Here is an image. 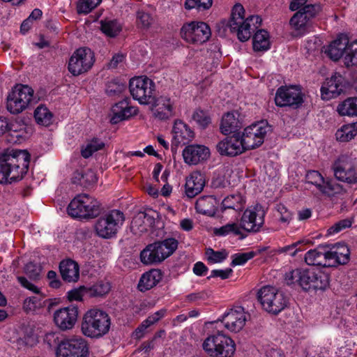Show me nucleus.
Wrapping results in <instances>:
<instances>
[{
	"instance_id": "f257e3e1",
	"label": "nucleus",
	"mask_w": 357,
	"mask_h": 357,
	"mask_svg": "<svg viewBox=\"0 0 357 357\" xmlns=\"http://www.w3.org/2000/svg\"><path fill=\"white\" fill-rule=\"evenodd\" d=\"M245 9L241 3L234 6L231 18L227 23L231 33H236L241 42L248 41L252 37V48L255 52H266L271 49L269 33L259 29L262 19L259 15H250L245 19Z\"/></svg>"
},
{
	"instance_id": "f03ea898",
	"label": "nucleus",
	"mask_w": 357,
	"mask_h": 357,
	"mask_svg": "<svg viewBox=\"0 0 357 357\" xmlns=\"http://www.w3.org/2000/svg\"><path fill=\"white\" fill-rule=\"evenodd\" d=\"M31 155L26 150H6L0 154V183L22 180L26 174Z\"/></svg>"
},
{
	"instance_id": "7ed1b4c3",
	"label": "nucleus",
	"mask_w": 357,
	"mask_h": 357,
	"mask_svg": "<svg viewBox=\"0 0 357 357\" xmlns=\"http://www.w3.org/2000/svg\"><path fill=\"white\" fill-rule=\"evenodd\" d=\"M111 318L104 310L93 308L84 315L81 325L82 333L91 338L98 339L109 331Z\"/></svg>"
},
{
	"instance_id": "20e7f679",
	"label": "nucleus",
	"mask_w": 357,
	"mask_h": 357,
	"mask_svg": "<svg viewBox=\"0 0 357 357\" xmlns=\"http://www.w3.org/2000/svg\"><path fill=\"white\" fill-rule=\"evenodd\" d=\"M178 245V241L172 237L156 241L141 251L140 260L146 265L160 264L176 251Z\"/></svg>"
},
{
	"instance_id": "39448f33",
	"label": "nucleus",
	"mask_w": 357,
	"mask_h": 357,
	"mask_svg": "<svg viewBox=\"0 0 357 357\" xmlns=\"http://www.w3.org/2000/svg\"><path fill=\"white\" fill-rule=\"evenodd\" d=\"M67 211L73 218L88 220L98 216L101 211V204L94 197L82 193L70 201Z\"/></svg>"
},
{
	"instance_id": "423d86ee",
	"label": "nucleus",
	"mask_w": 357,
	"mask_h": 357,
	"mask_svg": "<svg viewBox=\"0 0 357 357\" xmlns=\"http://www.w3.org/2000/svg\"><path fill=\"white\" fill-rule=\"evenodd\" d=\"M262 308L272 314H278L289 305V297L282 291L272 286H264L257 294Z\"/></svg>"
},
{
	"instance_id": "0eeeda50",
	"label": "nucleus",
	"mask_w": 357,
	"mask_h": 357,
	"mask_svg": "<svg viewBox=\"0 0 357 357\" xmlns=\"http://www.w3.org/2000/svg\"><path fill=\"white\" fill-rule=\"evenodd\" d=\"M202 347L209 356L213 357H232L236 351L234 341L219 331L216 334L208 336Z\"/></svg>"
},
{
	"instance_id": "6e6552de",
	"label": "nucleus",
	"mask_w": 357,
	"mask_h": 357,
	"mask_svg": "<svg viewBox=\"0 0 357 357\" xmlns=\"http://www.w3.org/2000/svg\"><path fill=\"white\" fill-rule=\"evenodd\" d=\"M129 91L132 98L141 105H149L154 102L155 84L146 75L131 78Z\"/></svg>"
},
{
	"instance_id": "1a4fd4ad",
	"label": "nucleus",
	"mask_w": 357,
	"mask_h": 357,
	"mask_svg": "<svg viewBox=\"0 0 357 357\" xmlns=\"http://www.w3.org/2000/svg\"><path fill=\"white\" fill-rule=\"evenodd\" d=\"M125 221L123 212L114 209L103 214L96 221L95 229L98 236L111 238L116 235Z\"/></svg>"
},
{
	"instance_id": "9d476101",
	"label": "nucleus",
	"mask_w": 357,
	"mask_h": 357,
	"mask_svg": "<svg viewBox=\"0 0 357 357\" xmlns=\"http://www.w3.org/2000/svg\"><path fill=\"white\" fill-rule=\"evenodd\" d=\"M307 0H291L289 9L296 11L289 21L291 26L302 34L312 24V4H306Z\"/></svg>"
},
{
	"instance_id": "9b49d317",
	"label": "nucleus",
	"mask_w": 357,
	"mask_h": 357,
	"mask_svg": "<svg viewBox=\"0 0 357 357\" xmlns=\"http://www.w3.org/2000/svg\"><path fill=\"white\" fill-rule=\"evenodd\" d=\"M271 131V126L266 120L254 123L245 128L241 137L246 151L255 149L261 146L268 132Z\"/></svg>"
},
{
	"instance_id": "f8f14e48",
	"label": "nucleus",
	"mask_w": 357,
	"mask_h": 357,
	"mask_svg": "<svg viewBox=\"0 0 357 357\" xmlns=\"http://www.w3.org/2000/svg\"><path fill=\"white\" fill-rule=\"evenodd\" d=\"M180 35L188 43L201 45L209 40L211 31L206 22L192 21L183 24Z\"/></svg>"
},
{
	"instance_id": "ddd939ff",
	"label": "nucleus",
	"mask_w": 357,
	"mask_h": 357,
	"mask_svg": "<svg viewBox=\"0 0 357 357\" xmlns=\"http://www.w3.org/2000/svg\"><path fill=\"white\" fill-rule=\"evenodd\" d=\"M55 354L56 357H87L89 346L83 337L66 338L58 344Z\"/></svg>"
},
{
	"instance_id": "4468645a",
	"label": "nucleus",
	"mask_w": 357,
	"mask_h": 357,
	"mask_svg": "<svg viewBox=\"0 0 357 357\" xmlns=\"http://www.w3.org/2000/svg\"><path fill=\"white\" fill-rule=\"evenodd\" d=\"M304 94L300 86H281L275 93V102L278 107H289L296 109L304 102Z\"/></svg>"
},
{
	"instance_id": "2eb2a0df",
	"label": "nucleus",
	"mask_w": 357,
	"mask_h": 357,
	"mask_svg": "<svg viewBox=\"0 0 357 357\" xmlns=\"http://www.w3.org/2000/svg\"><path fill=\"white\" fill-rule=\"evenodd\" d=\"M95 62L91 50L86 47L77 49L70 57L68 69L73 76H78L89 70Z\"/></svg>"
},
{
	"instance_id": "dca6fc26",
	"label": "nucleus",
	"mask_w": 357,
	"mask_h": 357,
	"mask_svg": "<svg viewBox=\"0 0 357 357\" xmlns=\"http://www.w3.org/2000/svg\"><path fill=\"white\" fill-rule=\"evenodd\" d=\"M265 212L259 203L248 207L243 212L239 227L248 233H257L264 224Z\"/></svg>"
},
{
	"instance_id": "f3484780",
	"label": "nucleus",
	"mask_w": 357,
	"mask_h": 357,
	"mask_svg": "<svg viewBox=\"0 0 357 357\" xmlns=\"http://www.w3.org/2000/svg\"><path fill=\"white\" fill-rule=\"evenodd\" d=\"M342 256L343 255L329 243L320 244L314 249V266L328 268L347 264V263L342 262Z\"/></svg>"
},
{
	"instance_id": "a211bd4d",
	"label": "nucleus",
	"mask_w": 357,
	"mask_h": 357,
	"mask_svg": "<svg viewBox=\"0 0 357 357\" xmlns=\"http://www.w3.org/2000/svg\"><path fill=\"white\" fill-rule=\"evenodd\" d=\"M350 87V82L340 73H334L330 78H327L321 88V96L324 100L337 98L344 93Z\"/></svg>"
},
{
	"instance_id": "6ab92c4d",
	"label": "nucleus",
	"mask_w": 357,
	"mask_h": 357,
	"mask_svg": "<svg viewBox=\"0 0 357 357\" xmlns=\"http://www.w3.org/2000/svg\"><path fill=\"white\" fill-rule=\"evenodd\" d=\"M334 176L340 181L349 184L357 183V160L347 158H339L333 165Z\"/></svg>"
},
{
	"instance_id": "aec40b11",
	"label": "nucleus",
	"mask_w": 357,
	"mask_h": 357,
	"mask_svg": "<svg viewBox=\"0 0 357 357\" xmlns=\"http://www.w3.org/2000/svg\"><path fill=\"white\" fill-rule=\"evenodd\" d=\"M217 151L224 156L234 157L246 151L241 137V133L226 137L216 145Z\"/></svg>"
},
{
	"instance_id": "412c9836",
	"label": "nucleus",
	"mask_w": 357,
	"mask_h": 357,
	"mask_svg": "<svg viewBox=\"0 0 357 357\" xmlns=\"http://www.w3.org/2000/svg\"><path fill=\"white\" fill-rule=\"evenodd\" d=\"M245 314L242 307H236L225 312L217 321L224 324L225 328L234 333L240 331L245 326Z\"/></svg>"
},
{
	"instance_id": "4be33fe9",
	"label": "nucleus",
	"mask_w": 357,
	"mask_h": 357,
	"mask_svg": "<svg viewBox=\"0 0 357 357\" xmlns=\"http://www.w3.org/2000/svg\"><path fill=\"white\" fill-rule=\"evenodd\" d=\"M78 316V307L70 305L60 308L54 314V321L56 326L62 331L71 329L76 323Z\"/></svg>"
},
{
	"instance_id": "5701e85b",
	"label": "nucleus",
	"mask_w": 357,
	"mask_h": 357,
	"mask_svg": "<svg viewBox=\"0 0 357 357\" xmlns=\"http://www.w3.org/2000/svg\"><path fill=\"white\" fill-rule=\"evenodd\" d=\"M157 218L158 213L151 208L139 211L132 218L131 228L140 233L146 232L155 226Z\"/></svg>"
},
{
	"instance_id": "b1692460",
	"label": "nucleus",
	"mask_w": 357,
	"mask_h": 357,
	"mask_svg": "<svg viewBox=\"0 0 357 357\" xmlns=\"http://www.w3.org/2000/svg\"><path fill=\"white\" fill-rule=\"evenodd\" d=\"M312 280L308 269H295L285 273L284 282L288 286H298L305 291L312 287Z\"/></svg>"
},
{
	"instance_id": "393cba45",
	"label": "nucleus",
	"mask_w": 357,
	"mask_h": 357,
	"mask_svg": "<svg viewBox=\"0 0 357 357\" xmlns=\"http://www.w3.org/2000/svg\"><path fill=\"white\" fill-rule=\"evenodd\" d=\"M182 155L185 163L190 165H197L208 158L210 151L204 145L192 144L187 146L183 149Z\"/></svg>"
},
{
	"instance_id": "a878e982",
	"label": "nucleus",
	"mask_w": 357,
	"mask_h": 357,
	"mask_svg": "<svg viewBox=\"0 0 357 357\" xmlns=\"http://www.w3.org/2000/svg\"><path fill=\"white\" fill-rule=\"evenodd\" d=\"M243 126V117L237 110L225 113L221 119L220 132L225 135L238 133L237 131Z\"/></svg>"
},
{
	"instance_id": "bb28decb",
	"label": "nucleus",
	"mask_w": 357,
	"mask_h": 357,
	"mask_svg": "<svg viewBox=\"0 0 357 357\" xmlns=\"http://www.w3.org/2000/svg\"><path fill=\"white\" fill-rule=\"evenodd\" d=\"M130 99L126 98L115 103L112 107V117L111 121L117 123L120 121L128 120L130 117L137 115V109L129 105Z\"/></svg>"
},
{
	"instance_id": "cd10ccee",
	"label": "nucleus",
	"mask_w": 357,
	"mask_h": 357,
	"mask_svg": "<svg viewBox=\"0 0 357 357\" xmlns=\"http://www.w3.org/2000/svg\"><path fill=\"white\" fill-rule=\"evenodd\" d=\"M347 45H348V36L344 33H340L335 40L325 47L324 53L334 61L342 59L344 63Z\"/></svg>"
},
{
	"instance_id": "c85d7f7f",
	"label": "nucleus",
	"mask_w": 357,
	"mask_h": 357,
	"mask_svg": "<svg viewBox=\"0 0 357 357\" xmlns=\"http://www.w3.org/2000/svg\"><path fill=\"white\" fill-rule=\"evenodd\" d=\"M150 105L155 107L154 115L160 120L169 119L174 114V101L168 96L156 98L154 96V102Z\"/></svg>"
},
{
	"instance_id": "c756f323",
	"label": "nucleus",
	"mask_w": 357,
	"mask_h": 357,
	"mask_svg": "<svg viewBox=\"0 0 357 357\" xmlns=\"http://www.w3.org/2000/svg\"><path fill=\"white\" fill-rule=\"evenodd\" d=\"M206 185L205 176L201 172H192L186 178L185 193L188 198H194L199 195Z\"/></svg>"
},
{
	"instance_id": "7c9ffc66",
	"label": "nucleus",
	"mask_w": 357,
	"mask_h": 357,
	"mask_svg": "<svg viewBox=\"0 0 357 357\" xmlns=\"http://www.w3.org/2000/svg\"><path fill=\"white\" fill-rule=\"evenodd\" d=\"M172 134L173 143L176 145L186 144L194 137V132L190 127L178 119L174 121Z\"/></svg>"
},
{
	"instance_id": "2f4dec72",
	"label": "nucleus",
	"mask_w": 357,
	"mask_h": 357,
	"mask_svg": "<svg viewBox=\"0 0 357 357\" xmlns=\"http://www.w3.org/2000/svg\"><path fill=\"white\" fill-rule=\"evenodd\" d=\"M59 271L63 280L66 282H76L79 279V266L71 259H63L60 262Z\"/></svg>"
},
{
	"instance_id": "473e14b6",
	"label": "nucleus",
	"mask_w": 357,
	"mask_h": 357,
	"mask_svg": "<svg viewBox=\"0 0 357 357\" xmlns=\"http://www.w3.org/2000/svg\"><path fill=\"white\" fill-rule=\"evenodd\" d=\"M163 273L160 269H151L144 273L138 282L137 289L141 292H145L155 287L162 279Z\"/></svg>"
},
{
	"instance_id": "72a5a7b5",
	"label": "nucleus",
	"mask_w": 357,
	"mask_h": 357,
	"mask_svg": "<svg viewBox=\"0 0 357 357\" xmlns=\"http://www.w3.org/2000/svg\"><path fill=\"white\" fill-rule=\"evenodd\" d=\"M86 296L90 298L101 299L107 296L112 289V284L109 281L98 280L93 284L85 285Z\"/></svg>"
},
{
	"instance_id": "f704fd0d",
	"label": "nucleus",
	"mask_w": 357,
	"mask_h": 357,
	"mask_svg": "<svg viewBox=\"0 0 357 357\" xmlns=\"http://www.w3.org/2000/svg\"><path fill=\"white\" fill-rule=\"evenodd\" d=\"M314 186L322 194L332 196L337 192L338 185L332 178H324L319 172L314 170Z\"/></svg>"
},
{
	"instance_id": "c9c22d12",
	"label": "nucleus",
	"mask_w": 357,
	"mask_h": 357,
	"mask_svg": "<svg viewBox=\"0 0 357 357\" xmlns=\"http://www.w3.org/2000/svg\"><path fill=\"white\" fill-rule=\"evenodd\" d=\"M218 200L212 195L202 196L195 203V209L198 213L213 217L218 211Z\"/></svg>"
},
{
	"instance_id": "e433bc0d",
	"label": "nucleus",
	"mask_w": 357,
	"mask_h": 357,
	"mask_svg": "<svg viewBox=\"0 0 357 357\" xmlns=\"http://www.w3.org/2000/svg\"><path fill=\"white\" fill-rule=\"evenodd\" d=\"M246 200L241 193L233 194L226 197L220 205V211L224 213L227 209L241 211L244 208Z\"/></svg>"
},
{
	"instance_id": "4c0bfd02",
	"label": "nucleus",
	"mask_w": 357,
	"mask_h": 357,
	"mask_svg": "<svg viewBox=\"0 0 357 357\" xmlns=\"http://www.w3.org/2000/svg\"><path fill=\"white\" fill-rule=\"evenodd\" d=\"M100 31L109 38H116L121 32L123 26L117 19L105 18L100 21Z\"/></svg>"
},
{
	"instance_id": "58836bf2",
	"label": "nucleus",
	"mask_w": 357,
	"mask_h": 357,
	"mask_svg": "<svg viewBox=\"0 0 357 357\" xmlns=\"http://www.w3.org/2000/svg\"><path fill=\"white\" fill-rule=\"evenodd\" d=\"M6 109L13 114H17L26 109L29 105L25 103L24 100L19 99L12 91L9 92L6 98Z\"/></svg>"
},
{
	"instance_id": "ea45409f",
	"label": "nucleus",
	"mask_w": 357,
	"mask_h": 357,
	"mask_svg": "<svg viewBox=\"0 0 357 357\" xmlns=\"http://www.w3.org/2000/svg\"><path fill=\"white\" fill-rule=\"evenodd\" d=\"M43 295H36L26 298L23 302V310L29 313H37L42 308L47 300H44Z\"/></svg>"
},
{
	"instance_id": "a19ab883",
	"label": "nucleus",
	"mask_w": 357,
	"mask_h": 357,
	"mask_svg": "<svg viewBox=\"0 0 357 357\" xmlns=\"http://www.w3.org/2000/svg\"><path fill=\"white\" fill-rule=\"evenodd\" d=\"M337 112L340 116H357V97L347 98L339 103Z\"/></svg>"
},
{
	"instance_id": "79ce46f5",
	"label": "nucleus",
	"mask_w": 357,
	"mask_h": 357,
	"mask_svg": "<svg viewBox=\"0 0 357 357\" xmlns=\"http://www.w3.org/2000/svg\"><path fill=\"white\" fill-rule=\"evenodd\" d=\"M214 234L218 236H226L229 234L238 236L241 240L245 238L248 236L241 231L240 227L235 222L227 223L219 228H215Z\"/></svg>"
},
{
	"instance_id": "37998d69",
	"label": "nucleus",
	"mask_w": 357,
	"mask_h": 357,
	"mask_svg": "<svg viewBox=\"0 0 357 357\" xmlns=\"http://www.w3.org/2000/svg\"><path fill=\"white\" fill-rule=\"evenodd\" d=\"M357 135V122L346 124L335 133L337 140L341 142H349Z\"/></svg>"
},
{
	"instance_id": "c03bdc74",
	"label": "nucleus",
	"mask_w": 357,
	"mask_h": 357,
	"mask_svg": "<svg viewBox=\"0 0 357 357\" xmlns=\"http://www.w3.org/2000/svg\"><path fill=\"white\" fill-rule=\"evenodd\" d=\"M320 266H314V290H325L329 285V274L321 271Z\"/></svg>"
},
{
	"instance_id": "a18cd8bd",
	"label": "nucleus",
	"mask_w": 357,
	"mask_h": 357,
	"mask_svg": "<svg viewBox=\"0 0 357 357\" xmlns=\"http://www.w3.org/2000/svg\"><path fill=\"white\" fill-rule=\"evenodd\" d=\"M53 114L49 109L40 105L34 111V119L36 122L41 126H48L52 123Z\"/></svg>"
},
{
	"instance_id": "49530a36",
	"label": "nucleus",
	"mask_w": 357,
	"mask_h": 357,
	"mask_svg": "<svg viewBox=\"0 0 357 357\" xmlns=\"http://www.w3.org/2000/svg\"><path fill=\"white\" fill-rule=\"evenodd\" d=\"M13 93L15 94L19 99L24 100L27 105L31 104L34 100L33 89L28 85L16 84L11 90Z\"/></svg>"
},
{
	"instance_id": "de8ad7c7",
	"label": "nucleus",
	"mask_w": 357,
	"mask_h": 357,
	"mask_svg": "<svg viewBox=\"0 0 357 357\" xmlns=\"http://www.w3.org/2000/svg\"><path fill=\"white\" fill-rule=\"evenodd\" d=\"M312 243V242L310 238H303L291 245L281 248L280 252L289 254V255L294 257L298 252L306 250L308 245H310Z\"/></svg>"
},
{
	"instance_id": "09e8293b",
	"label": "nucleus",
	"mask_w": 357,
	"mask_h": 357,
	"mask_svg": "<svg viewBox=\"0 0 357 357\" xmlns=\"http://www.w3.org/2000/svg\"><path fill=\"white\" fill-rule=\"evenodd\" d=\"M126 88L124 82L118 77L112 78L105 84V93L109 96H119Z\"/></svg>"
},
{
	"instance_id": "8fccbe9b",
	"label": "nucleus",
	"mask_w": 357,
	"mask_h": 357,
	"mask_svg": "<svg viewBox=\"0 0 357 357\" xmlns=\"http://www.w3.org/2000/svg\"><path fill=\"white\" fill-rule=\"evenodd\" d=\"M192 119L201 129H206L211 123V118L208 111L197 108L192 114Z\"/></svg>"
},
{
	"instance_id": "3c124183",
	"label": "nucleus",
	"mask_w": 357,
	"mask_h": 357,
	"mask_svg": "<svg viewBox=\"0 0 357 357\" xmlns=\"http://www.w3.org/2000/svg\"><path fill=\"white\" fill-rule=\"evenodd\" d=\"M344 65L347 67L357 66V39L350 41L348 38V45L346 47Z\"/></svg>"
},
{
	"instance_id": "603ef678",
	"label": "nucleus",
	"mask_w": 357,
	"mask_h": 357,
	"mask_svg": "<svg viewBox=\"0 0 357 357\" xmlns=\"http://www.w3.org/2000/svg\"><path fill=\"white\" fill-rule=\"evenodd\" d=\"M205 255L206 256L208 263L213 264L224 261L228 256V252L225 249L221 250H214L211 248H208L206 249Z\"/></svg>"
},
{
	"instance_id": "864d4df0",
	"label": "nucleus",
	"mask_w": 357,
	"mask_h": 357,
	"mask_svg": "<svg viewBox=\"0 0 357 357\" xmlns=\"http://www.w3.org/2000/svg\"><path fill=\"white\" fill-rule=\"evenodd\" d=\"M354 222V216L340 220L332 225L328 230V235L337 234L341 231L350 228Z\"/></svg>"
},
{
	"instance_id": "5fc2aeb1",
	"label": "nucleus",
	"mask_w": 357,
	"mask_h": 357,
	"mask_svg": "<svg viewBox=\"0 0 357 357\" xmlns=\"http://www.w3.org/2000/svg\"><path fill=\"white\" fill-rule=\"evenodd\" d=\"M257 255V253L254 251L248 252H238L231 255V262L230 265L232 267L236 266H243L246 264L250 259H252Z\"/></svg>"
},
{
	"instance_id": "6e6d98bb",
	"label": "nucleus",
	"mask_w": 357,
	"mask_h": 357,
	"mask_svg": "<svg viewBox=\"0 0 357 357\" xmlns=\"http://www.w3.org/2000/svg\"><path fill=\"white\" fill-rule=\"evenodd\" d=\"M213 4V0H185L184 7L187 10L195 8L198 11L209 9Z\"/></svg>"
},
{
	"instance_id": "4d7b16f0",
	"label": "nucleus",
	"mask_w": 357,
	"mask_h": 357,
	"mask_svg": "<svg viewBox=\"0 0 357 357\" xmlns=\"http://www.w3.org/2000/svg\"><path fill=\"white\" fill-rule=\"evenodd\" d=\"M74 183H78L84 188H88L97 181L96 175L93 172L77 174L74 178Z\"/></svg>"
},
{
	"instance_id": "13d9d810",
	"label": "nucleus",
	"mask_w": 357,
	"mask_h": 357,
	"mask_svg": "<svg viewBox=\"0 0 357 357\" xmlns=\"http://www.w3.org/2000/svg\"><path fill=\"white\" fill-rule=\"evenodd\" d=\"M41 266L32 261L27 263L24 267V273L31 280H38L40 278Z\"/></svg>"
},
{
	"instance_id": "bf43d9fd",
	"label": "nucleus",
	"mask_w": 357,
	"mask_h": 357,
	"mask_svg": "<svg viewBox=\"0 0 357 357\" xmlns=\"http://www.w3.org/2000/svg\"><path fill=\"white\" fill-rule=\"evenodd\" d=\"M86 296V290L85 285L75 288L67 292V298L69 301H82L83 296Z\"/></svg>"
},
{
	"instance_id": "052dcab7",
	"label": "nucleus",
	"mask_w": 357,
	"mask_h": 357,
	"mask_svg": "<svg viewBox=\"0 0 357 357\" xmlns=\"http://www.w3.org/2000/svg\"><path fill=\"white\" fill-rule=\"evenodd\" d=\"M333 247L337 248V251L343 255L342 261L343 263H348L350 260V250L348 245L344 242H337L335 243H329Z\"/></svg>"
},
{
	"instance_id": "680f3d73",
	"label": "nucleus",
	"mask_w": 357,
	"mask_h": 357,
	"mask_svg": "<svg viewBox=\"0 0 357 357\" xmlns=\"http://www.w3.org/2000/svg\"><path fill=\"white\" fill-rule=\"evenodd\" d=\"M152 17L151 15L144 11L139 10L137 13V22L139 26L147 29L151 24Z\"/></svg>"
},
{
	"instance_id": "e2e57ef3",
	"label": "nucleus",
	"mask_w": 357,
	"mask_h": 357,
	"mask_svg": "<svg viewBox=\"0 0 357 357\" xmlns=\"http://www.w3.org/2000/svg\"><path fill=\"white\" fill-rule=\"evenodd\" d=\"M233 273V270L231 268L226 269H214L211 272V275L207 277L208 280L213 278H220L222 280H226L230 278Z\"/></svg>"
},
{
	"instance_id": "0e129e2a",
	"label": "nucleus",
	"mask_w": 357,
	"mask_h": 357,
	"mask_svg": "<svg viewBox=\"0 0 357 357\" xmlns=\"http://www.w3.org/2000/svg\"><path fill=\"white\" fill-rule=\"evenodd\" d=\"M17 279L20 285L24 288L35 293L36 295H42L40 289L37 286L29 282L26 277L18 276Z\"/></svg>"
},
{
	"instance_id": "69168bd1",
	"label": "nucleus",
	"mask_w": 357,
	"mask_h": 357,
	"mask_svg": "<svg viewBox=\"0 0 357 357\" xmlns=\"http://www.w3.org/2000/svg\"><path fill=\"white\" fill-rule=\"evenodd\" d=\"M76 9L78 14L86 15L95 8L88 0H78Z\"/></svg>"
},
{
	"instance_id": "338daca9",
	"label": "nucleus",
	"mask_w": 357,
	"mask_h": 357,
	"mask_svg": "<svg viewBox=\"0 0 357 357\" xmlns=\"http://www.w3.org/2000/svg\"><path fill=\"white\" fill-rule=\"evenodd\" d=\"M208 294L205 291L194 292L186 296V301L188 302H196L198 301H204L208 298Z\"/></svg>"
},
{
	"instance_id": "774afa93",
	"label": "nucleus",
	"mask_w": 357,
	"mask_h": 357,
	"mask_svg": "<svg viewBox=\"0 0 357 357\" xmlns=\"http://www.w3.org/2000/svg\"><path fill=\"white\" fill-rule=\"evenodd\" d=\"M277 210L280 213V220L282 222H289L290 220L292 219L291 213L288 210V208L284 205H278Z\"/></svg>"
}]
</instances>
